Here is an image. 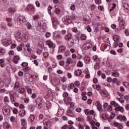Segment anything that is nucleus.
Returning a JSON list of instances; mask_svg holds the SVG:
<instances>
[{"instance_id":"1","label":"nucleus","mask_w":129,"mask_h":129,"mask_svg":"<svg viewBox=\"0 0 129 129\" xmlns=\"http://www.w3.org/2000/svg\"><path fill=\"white\" fill-rule=\"evenodd\" d=\"M111 105L114 106L115 108V111H120V112H123L124 111V109L123 107L120 106L117 103L115 102L114 101L110 102Z\"/></svg>"},{"instance_id":"2","label":"nucleus","mask_w":129,"mask_h":129,"mask_svg":"<svg viewBox=\"0 0 129 129\" xmlns=\"http://www.w3.org/2000/svg\"><path fill=\"white\" fill-rule=\"evenodd\" d=\"M2 43L4 46L5 47H8V46L12 44V38L11 36H8V38H5L2 41Z\"/></svg>"},{"instance_id":"3","label":"nucleus","mask_w":129,"mask_h":129,"mask_svg":"<svg viewBox=\"0 0 129 129\" xmlns=\"http://www.w3.org/2000/svg\"><path fill=\"white\" fill-rule=\"evenodd\" d=\"M62 21L63 24H64V25H67V26H68L69 24H71L72 23L71 17L70 16L63 17L62 18Z\"/></svg>"},{"instance_id":"4","label":"nucleus","mask_w":129,"mask_h":129,"mask_svg":"<svg viewBox=\"0 0 129 129\" xmlns=\"http://www.w3.org/2000/svg\"><path fill=\"white\" fill-rule=\"evenodd\" d=\"M15 22L17 25H22L26 22V17L25 16H19L17 18V20H15Z\"/></svg>"},{"instance_id":"5","label":"nucleus","mask_w":129,"mask_h":129,"mask_svg":"<svg viewBox=\"0 0 129 129\" xmlns=\"http://www.w3.org/2000/svg\"><path fill=\"white\" fill-rule=\"evenodd\" d=\"M110 49V45H109L108 42H104L101 44V51H108Z\"/></svg>"},{"instance_id":"6","label":"nucleus","mask_w":129,"mask_h":129,"mask_svg":"<svg viewBox=\"0 0 129 129\" xmlns=\"http://www.w3.org/2000/svg\"><path fill=\"white\" fill-rule=\"evenodd\" d=\"M41 26H42V25H41L40 26H37L36 30L41 33H43V32H45V31H46L47 29V24L44 23L42 25V27H41Z\"/></svg>"},{"instance_id":"7","label":"nucleus","mask_w":129,"mask_h":129,"mask_svg":"<svg viewBox=\"0 0 129 129\" xmlns=\"http://www.w3.org/2000/svg\"><path fill=\"white\" fill-rule=\"evenodd\" d=\"M11 111V107L9 106H5L3 108V114L5 115H8L9 113H10V111Z\"/></svg>"},{"instance_id":"8","label":"nucleus","mask_w":129,"mask_h":129,"mask_svg":"<svg viewBox=\"0 0 129 129\" xmlns=\"http://www.w3.org/2000/svg\"><path fill=\"white\" fill-rule=\"evenodd\" d=\"M26 9L28 12H29L30 13H35V12H36L35 6L32 4H28Z\"/></svg>"},{"instance_id":"9","label":"nucleus","mask_w":129,"mask_h":129,"mask_svg":"<svg viewBox=\"0 0 129 129\" xmlns=\"http://www.w3.org/2000/svg\"><path fill=\"white\" fill-rule=\"evenodd\" d=\"M41 99L40 98H38L37 99V100L35 101V102L34 103V106L35 107H37V109H40L41 107H42V105H41Z\"/></svg>"},{"instance_id":"10","label":"nucleus","mask_w":129,"mask_h":129,"mask_svg":"<svg viewBox=\"0 0 129 129\" xmlns=\"http://www.w3.org/2000/svg\"><path fill=\"white\" fill-rule=\"evenodd\" d=\"M90 123L92 125V129H98L99 126L100 125V123H99V122H96L95 123V122H94L93 120L91 121Z\"/></svg>"},{"instance_id":"11","label":"nucleus","mask_w":129,"mask_h":129,"mask_svg":"<svg viewBox=\"0 0 129 129\" xmlns=\"http://www.w3.org/2000/svg\"><path fill=\"white\" fill-rule=\"evenodd\" d=\"M95 104L98 111H100V112H102V111H103V109H102V105L100 104L99 101H97Z\"/></svg>"},{"instance_id":"12","label":"nucleus","mask_w":129,"mask_h":129,"mask_svg":"<svg viewBox=\"0 0 129 129\" xmlns=\"http://www.w3.org/2000/svg\"><path fill=\"white\" fill-rule=\"evenodd\" d=\"M28 33H25L23 34H22V36L20 38L19 40H18L19 42H21L23 41V42H26L27 39H28Z\"/></svg>"},{"instance_id":"13","label":"nucleus","mask_w":129,"mask_h":129,"mask_svg":"<svg viewBox=\"0 0 129 129\" xmlns=\"http://www.w3.org/2000/svg\"><path fill=\"white\" fill-rule=\"evenodd\" d=\"M43 124L44 126H45L47 127H50V126H51V125L52 124V122H51L48 119H46L43 120Z\"/></svg>"},{"instance_id":"14","label":"nucleus","mask_w":129,"mask_h":129,"mask_svg":"<svg viewBox=\"0 0 129 129\" xmlns=\"http://www.w3.org/2000/svg\"><path fill=\"white\" fill-rule=\"evenodd\" d=\"M64 113V109L62 107H59L58 110L57 112V116L59 117H61V115H63Z\"/></svg>"},{"instance_id":"15","label":"nucleus","mask_w":129,"mask_h":129,"mask_svg":"<svg viewBox=\"0 0 129 129\" xmlns=\"http://www.w3.org/2000/svg\"><path fill=\"white\" fill-rule=\"evenodd\" d=\"M46 44L49 48H52V49H54L55 48V44H54L53 41L50 40L46 41Z\"/></svg>"},{"instance_id":"16","label":"nucleus","mask_w":129,"mask_h":129,"mask_svg":"<svg viewBox=\"0 0 129 129\" xmlns=\"http://www.w3.org/2000/svg\"><path fill=\"white\" fill-rule=\"evenodd\" d=\"M124 21L121 20L119 22V29L120 30H124Z\"/></svg>"},{"instance_id":"17","label":"nucleus","mask_w":129,"mask_h":129,"mask_svg":"<svg viewBox=\"0 0 129 129\" xmlns=\"http://www.w3.org/2000/svg\"><path fill=\"white\" fill-rule=\"evenodd\" d=\"M82 74V71H81V70H77L74 72V75L77 77H78L80 76Z\"/></svg>"},{"instance_id":"18","label":"nucleus","mask_w":129,"mask_h":129,"mask_svg":"<svg viewBox=\"0 0 129 129\" xmlns=\"http://www.w3.org/2000/svg\"><path fill=\"white\" fill-rule=\"evenodd\" d=\"M51 21L53 26L56 27L57 25H58V21H57V19L54 17H51Z\"/></svg>"},{"instance_id":"19","label":"nucleus","mask_w":129,"mask_h":129,"mask_svg":"<svg viewBox=\"0 0 129 129\" xmlns=\"http://www.w3.org/2000/svg\"><path fill=\"white\" fill-rule=\"evenodd\" d=\"M61 129H74L72 125H64L61 127Z\"/></svg>"},{"instance_id":"20","label":"nucleus","mask_w":129,"mask_h":129,"mask_svg":"<svg viewBox=\"0 0 129 129\" xmlns=\"http://www.w3.org/2000/svg\"><path fill=\"white\" fill-rule=\"evenodd\" d=\"M72 101V99H71L70 98V97H66L63 99V101L65 103V104H67H67H68L70 102H71Z\"/></svg>"},{"instance_id":"21","label":"nucleus","mask_w":129,"mask_h":129,"mask_svg":"<svg viewBox=\"0 0 129 129\" xmlns=\"http://www.w3.org/2000/svg\"><path fill=\"white\" fill-rule=\"evenodd\" d=\"M15 37H16V39L19 41L22 37V32L21 31H18L16 34H15Z\"/></svg>"},{"instance_id":"22","label":"nucleus","mask_w":129,"mask_h":129,"mask_svg":"<svg viewBox=\"0 0 129 129\" xmlns=\"http://www.w3.org/2000/svg\"><path fill=\"white\" fill-rule=\"evenodd\" d=\"M67 115L70 116V117H74V114L70 109H68L67 111Z\"/></svg>"},{"instance_id":"23","label":"nucleus","mask_w":129,"mask_h":129,"mask_svg":"<svg viewBox=\"0 0 129 129\" xmlns=\"http://www.w3.org/2000/svg\"><path fill=\"white\" fill-rule=\"evenodd\" d=\"M117 119H121L123 121H126V117L124 115L117 116Z\"/></svg>"},{"instance_id":"24","label":"nucleus","mask_w":129,"mask_h":129,"mask_svg":"<svg viewBox=\"0 0 129 129\" xmlns=\"http://www.w3.org/2000/svg\"><path fill=\"white\" fill-rule=\"evenodd\" d=\"M8 12L9 14H14V13H16V9L11 7L8 9Z\"/></svg>"},{"instance_id":"25","label":"nucleus","mask_w":129,"mask_h":129,"mask_svg":"<svg viewBox=\"0 0 129 129\" xmlns=\"http://www.w3.org/2000/svg\"><path fill=\"white\" fill-rule=\"evenodd\" d=\"M113 40L114 42H118L119 41V36L117 35H113Z\"/></svg>"},{"instance_id":"26","label":"nucleus","mask_w":129,"mask_h":129,"mask_svg":"<svg viewBox=\"0 0 129 129\" xmlns=\"http://www.w3.org/2000/svg\"><path fill=\"white\" fill-rule=\"evenodd\" d=\"M20 60V56L18 55L15 56L14 58V62L15 63V64H18V62H19V60Z\"/></svg>"},{"instance_id":"27","label":"nucleus","mask_w":129,"mask_h":129,"mask_svg":"<svg viewBox=\"0 0 129 129\" xmlns=\"http://www.w3.org/2000/svg\"><path fill=\"white\" fill-rule=\"evenodd\" d=\"M0 66L1 68H4V67H5V59H0Z\"/></svg>"},{"instance_id":"28","label":"nucleus","mask_w":129,"mask_h":129,"mask_svg":"<svg viewBox=\"0 0 129 129\" xmlns=\"http://www.w3.org/2000/svg\"><path fill=\"white\" fill-rule=\"evenodd\" d=\"M26 114V111L25 110H21L19 112L20 116H22V117L25 116Z\"/></svg>"},{"instance_id":"29","label":"nucleus","mask_w":129,"mask_h":129,"mask_svg":"<svg viewBox=\"0 0 129 129\" xmlns=\"http://www.w3.org/2000/svg\"><path fill=\"white\" fill-rule=\"evenodd\" d=\"M72 37V35H71V34H69L65 36L64 39L65 40H66V41H70V40H71Z\"/></svg>"},{"instance_id":"30","label":"nucleus","mask_w":129,"mask_h":129,"mask_svg":"<svg viewBox=\"0 0 129 129\" xmlns=\"http://www.w3.org/2000/svg\"><path fill=\"white\" fill-rule=\"evenodd\" d=\"M25 48H26L27 50L28 51V52H29L30 55H32V54H33V50H32V49H31L30 47H29V46L26 45L25 46Z\"/></svg>"},{"instance_id":"31","label":"nucleus","mask_w":129,"mask_h":129,"mask_svg":"<svg viewBox=\"0 0 129 129\" xmlns=\"http://www.w3.org/2000/svg\"><path fill=\"white\" fill-rule=\"evenodd\" d=\"M25 47V44L21 43L20 46L17 47V51H22V48Z\"/></svg>"},{"instance_id":"32","label":"nucleus","mask_w":129,"mask_h":129,"mask_svg":"<svg viewBox=\"0 0 129 129\" xmlns=\"http://www.w3.org/2000/svg\"><path fill=\"white\" fill-rule=\"evenodd\" d=\"M34 119L35 115H34L33 114L30 115V116L29 117V121H30V122H33Z\"/></svg>"},{"instance_id":"33","label":"nucleus","mask_w":129,"mask_h":129,"mask_svg":"<svg viewBox=\"0 0 129 129\" xmlns=\"http://www.w3.org/2000/svg\"><path fill=\"white\" fill-rule=\"evenodd\" d=\"M51 10H53V7H52L51 6H49L47 8V10H48V13L49 15H50V16L52 15V11H51Z\"/></svg>"},{"instance_id":"34","label":"nucleus","mask_w":129,"mask_h":129,"mask_svg":"<svg viewBox=\"0 0 129 129\" xmlns=\"http://www.w3.org/2000/svg\"><path fill=\"white\" fill-rule=\"evenodd\" d=\"M66 49V47L65 46H61L59 47L58 52H63V51H65Z\"/></svg>"},{"instance_id":"35","label":"nucleus","mask_w":129,"mask_h":129,"mask_svg":"<svg viewBox=\"0 0 129 129\" xmlns=\"http://www.w3.org/2000/svg\"><path fill=\"white\" fill-rule=\"evenodd\" d=\"M5 53H6V49L3 48H0V55L4 56V55H5Z\"/></svg>"},{"instance_id":"36","label":"nucleus","mask_w":129,"mask_h":129,"mask_svg":"<svg viewBox=\"0 0 129 129\" xmlns=\"http://www.w3.org/2000/svg\"><path fill=\"white\" fill-rule=\"evenodd\" d=\"M84 60H85V63H88L89 62H90V60H91L90 57L88 56H85L84 58Z\"/></svg>"},{"instance_id":"37","label":"nucleus","mask_w":129,"mask_h":129,"mask_svg":"<svg viewBox=\"0 0 129 129\" xmlns=\"http://www.w3.org/2000/svg\"><path fill=\"white\" fill-rule=\"evenodd\" d=\"M53 36L54 39H55L56 40V39H58V38H59V37H60V35L57 32H54V33H53Z\"/></svg>"},{"instance_id":"38","label":"nucleus","mask_w":129,"mask_h":129,"mask_svg":"<svg viewBox=\"0 0 129 129\" xmlns=\"http://www.w3.org/2000/svg\"><path fill=\"white\" fill-rule=\"evenodd\" d=\"M4 128L5 129H12V126L10 124H5L3 126Z\"/></svg>"},{"instance_id":"39","label":"nucleus","mask_w":129,"mask_h":129,"mask_svg":"<svg viewBox=\"0 0 129 129\" xmlns=\"http://www.w3.org/2000/svg\"><path fill=\"white\" fill-rule=\"evenodd\" d=\"M19 86L20 84L19 83V82H16L14 87L15 90H18V89L19 88Z\"/></svg>"},{"instance_id":"40","label":"nucleus","mask_w":129,"mask_h":129,"mask_svg":"<svg viewBox=\"0 0 129 129\" xmlns=\"http://www.w3.org/2000/svg\"><path fill=\"white\" fill-rule=\"evenodd\" d=\"M22 125H27V120L26 119H22L21 120Z\"/></svg>"},{"instance_id":"41","label":"nucleus","mask_w":129,"mask_h":129,"mask_svg":"<svg viewBox=\"0 0 129 129\" xmlns=\"http://www.w3.org/2000/svg\"><path fill=\"white\" fill-rule=\"evenodd\" d=\"M46 106L48 109L50 108L51 106H52V104H51V102H50L49 101H47L46 102Z\"/></svg>"},{"instance_id":"42","label":"nucleus","mask_w":129,"mask_h":129,"mask_svg":"<svg viewBox=\"0 0 129 129\" xmlns=\"http://www.w3.org/2000/svg\"><path fill=\"white\" fill-rule=\"evenodd\" d=\"M71 10L72 11V12H74V11H75V10H76V7L75 5V4H72L71 6Z\"/></svg>"},{"instance_id":"43","label":"nucleus","mask_w":129,"mask_h":129,"mask_svg":"<svg viewBox=\"0 0 129 129\" xmlns=\"http://www.w3.org/2000/svg\"><path fill=\"white\" fill-rule=\"evenodd\" d=\"M115 8H116V4H113L111 9H110V13H111V12H113V10H114V9H115Z\"/></svg>"},{"instance_id":"44","label":"nucleus","mask_w":129,"mask_h":129,"mask_svg":"<svg viewBox=\"0 0 129 129\" xmlns=\"http://www.w3.org/2000/svg\"><path fill=\"white\" fill-rule=\"evenodd\" d=\"M125 99V98H123V97H120L119 98H118V101H119V102H120V103H123V102H124V100Z\"/></svg>"},{"instance_id":"45","label":"nucleus","mask_w":129,"mask_h":129,"mask_svg":"<svg viewBox=\"0 0 129 129\" xmlns=\"http://www.w3.org/2000/svg\"><path fill=\"white\" fill-rule=\"evenodd\" d=\"M55 13L56 15H59L60 13H61V9L59 8H57L55 9Z\"/></svg>"},{"instance_id":"46","label":"nucleus","mask_w":129,"mask_h":129,"mask_svg":"<svg viewBox=\"0 0 129 129\" xmlns=\"http://www.w3.org/2000/svg\"><path fill=\"white\" fill-rule=\"evenodd\" d=\"M26 26L27 27V28H28V29H29V30L32 29V25L29 23V22H26Z\"/></svg>"},{"instance_id":"47","label":"nucleus","mask_w":129,"mask_h":129,"mask_svg":"<svg viewBox=\"0 0 129 129\" xmlns=\"http://www.w3.org/2000/svg\"><path fill=\"white\" fill-rule=\"evenodd\" d=\"M112 81H113V83H116L117 85H119V81H118V80H117V78L113 79Z\"/></svg>"},{"instance_id":"48","label":"nucleus","mask_w":129,"mask_h":129,"mask_svg":"<svg viewBox=\"0 0 129 129\" xmlns=\"http://www.w3.org/2000/svg\"><path fill=\"white\" fill-rule=\"evenodd\" d=\"M112 76L114 77H118L119 76V73L117 72H115L112 73Z\"/></svg>"},{"instance_id":"49","label":"nucleus","mask_w":129,"mask_h":129,"mask_svg":"<svg viewBox=\"0 0 129 129\" xmlns=\"http://www.w3.org/2000/svg\"><path fill=\"white\" fill-rule=\"evenodd\" d=\"M77 66L78 67H83V63L81 61H79L77 63Z\"/></svg>"},{"instance_id":"50","label":"nucleus","mask_w":129,"mask_h":129,"mask_svg":"<svg viewBox=\"0 0 129 129\" xmlns=\"http://www.w3.org/2000/svg\"><path fill=\"white\" fill-rule=\"evenodd\" d=\"M83 119H84V118L83 117H78L76 118V120L78 121H83Z\"/></svg>"},{"instance_id":"51","label":"nucleus","mask_w":129,"mask_h":129,"mask_svg":"<svg viewBox=\"0 0 129 129\" xmlns=\"http://www.w3.org/2000/svg\"><path fill=\"white\" fill-rule=\"evenodd\" d=\"M16 97H11L10 98V100L11 101V102H12V103H13V104L14 103H16Z\"/></svg>"},{"instance_id":"52","label":"nucleus","mask_w":129,"mask_h":129,"mask_svg":"<svg viewBox=\"0 0 129 129\" xmlns=\"http://www.w3.org/2000/svg\"><path fill=\"white\" fill-rule=\"evenodd\" d=\"M71 62V59H67V62H66L65 66L66 67H68L69 65H70V63Z\"/></svg>"},{"instance_id":"53","label":"nucleus","mask_w":129,"mask_h":129,"mask_svg":"<svg viewBox=\"0 0 129 129\" xmlns=\"http://www.w3.org/2000/svg\"><path fill=\"white\" fill-rule=\"evenodd\" d=\"M28 65H29V63H28L27 62H23L21 64L22 67H27V66H28Z\"/></svg>"},{"instance_id":"54","label":"nucleus","mask_w":129,"mask_h":129,"mask_svg":"<svg viewBox=\"0 0 129 129\" xmlns=\"http://www.w3.org/2000/svg\"><path fill=\"white\" fill-rule=\"evenodd\" d=\"M81 39L83 41H85V40H86V35L85 34H82L81 35Z\"/></svg>"},{"instance_id":"55","label":"nucleus","mask_w":129,"mask_h":129,"mask_svg":"<svg viewBox=\"0 0 129 129\" xmlns=\"http://www.w3.org/2000/svg\"><path fill=\"white\" fill-rule=\"evenodd\" d=\"M90 110L88 109H86L84 110V112L86 115H88L90 113Z\"/></svg>"},{"instance_id":"56","label":"nucleus","mask_w":129,"mask_h":129,"mask_svg":"<svg viewBox=\"0 0 129 129\" xmlns=\"http://www.w3.org/2000/svg\"><path fill=\"white\" fill-rule=\"evenodd\" d=\"M24 101L25 103H29V102L30 101V99L28 97H26L24 99Z\"/></svg>"},{"instance_id":"57","label":"nucleus","mask_w":129,"mask_h":129,"mask_svg":"<svg viewBox=\"0 0 129 129\" xmlns=\"http://www.w3.org/2000/svg\"><path fill=\"white\" fill-rule=\"evenodd\" d=\"M43 57L45 58H48V57H49V53L48 52H44Z\"/></svg>"},{"instance_id":"58","label":"nucleus","mask_w":129,"mask_h":129,"mask_svg":"<svg viewBox=\"0 0 129 129\" xmlns=\"http://www.w3.org/2000/svg\"><path fill=\"white\" fill-rule=\"evenodd\" d=\"M30 68L29 67H25V68L23 69V71H24V72H28Z\"/></svg>"},{"instance_id":"59","label":"nucleus","mask_w":129,"mask_h":129,"mask_svg":"<svg viewBox=\"0 0 129 129\" xmlns=\"http://www.w3.org/2000/svg\"><path fill=\"white\" fill-rule=\"evenodd\" d=\"M32 78H33V80H38L39 77L38 76V75H33Z\"/></svg>"},{"instance_id":"60","label":"nucleus","mask_w":129,"mask_h":129,"mask_svg":"<svg viewBox=\"0 0 129 129\" xmlns=\"http://www.w3.org/2000/svg\"><path fill=\"white\" fill-rule=\"evenodd\" d=\"M102 118L103 119H106L107 118V115L105 113H104L102 115Z\"/></svg>"},{"instance_id":"61","label":"nucleus","mask_w":129,"mask_h":129,"mask_svg":"<svg viewBox=\"0 0 129 129\" xmlns=\"http://www.w3.org/2000/svg\"><path fill=\"white\" fill-rule=\"evenodd\" d=\"M94 68H95V69H99V63L97 62V63L95 64Z\"/></svg>"},{"instance_id":"62","label":"nucleus","mask_w":129,"mask_h":129,"mask_svg":"<svg viewBox=\"0 0 129 129\" xmlns=\"http://www.w3.org/2000/svg\"><path fill=\"white\" fill-rule=\"evenodd\" d=\"M95 3L96 5H100L101 4V0H95Z\"/></svg>"},{"instance_id":"63","label":"nucleus","mask_w":129,"mask_h":129,"mask_svg":"<svg viewBox=\"0 0 129 129\" xmlns=\"http://www.w3.org/2000/svg\"><path fill=\"white\" fill-rule=\"evenodd\" d=\"M83 126L85 129H90V126H89V125H87V124H84Z\"/></svg>"},{"instance_id":"64","label":"nucleus","mask_w":129,"mask_h":129,"mask_svg":"<svg viewBox=\"0 0 129 129\" xmlns=\"http://www.w3.org/2000/svg\"><path fill=\"white\" fill-rule=\"evenodd\" d=\"M124 34L125 36H129V30L128 29H125L124 31Z\"/></svg>"}]
</instances>
